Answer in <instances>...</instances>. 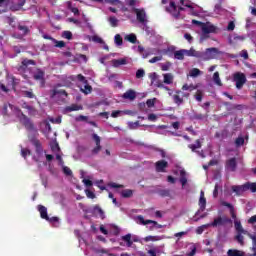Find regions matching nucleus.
Listing matches in <instances>:
<instances>
[{
  "mask_svg": "<svg viewBox=\"0 0 256 256\" xmlns=\"http://www.w3.org/2000/svg\"><path fill=\"white\" fill-rule=\"evenodd\" d=\"M10 108L19 119L20 123L25 127L27 131H35V124L27 115L21 111V108L13 106V104H4V115H7V108Z\"/></svg>",
  "mask_w": 256,
  "mask_h": 256,
  "instance_id": "1",
  "label": "nucleus"
},
{
  "mask_svg": "<svg viewBox=\"0 0 256 256\" xmlns=\"http://www.w3.org/2000/svg\"><path fill=\"white\" fill-rule=\"evenodd\" d=\"M202 36L201 40L209 38V34L214 33L217 34L219 33V28L215 25H213L211 22H206L202 26Z\"/></svg>",
  "mask_w": 256,
  "mask_h": 256,
  "instance_id": "2",
  "label": "nucleus"
},
{
  "mask_svg": "<svg viewBox=\"0 0 256 256\" xmlns=\"http://www.w3.org/2000/svg\"><path fill=\"white\" fill-rule=\"evenodd\" d=\"M139 225H150L148 226L149 231H155V229H163V225L158 224L155 220H145L142 215L137 216Z\"/></svg>",
  "mask_w": 256,
  "mask_h": 256,
  "instance_id": "3",
  "label": "nucleus"
},
{
  "mask_svg": "<svg viewBox=\"0 0 256 256\" xmlns=\"http://www.w3.org/2000/svg\"><path fill=\"white\" fill-rule=\"evenodd\" d=\"M228 223H233L231 218H228L227 216H218L217 218H214L213 222L208 224L210 227H223V225H227Z\"/></svg>",
  "mask_w": 256,
  "mask_h": 256,
  "instance_id": "4",
  "label": "nucleus"
},
{
  "mask_svg": "<svg viewBox=\"0 0 256 256\" xmlns=\"http://www.w3.org/2000/svg\"><path fill=\"white\" fill-rule=\"evenodd\" d=\"M217 53H219V49L217 48H208L205 50V52H200V59H203L204 61H209L211 59H215Z\"/></svg>",
  "mask_w": 256,
  "mask_h": 256,
  "instance_id": "5",
  "label": "nucleus"
},
{
  "mask_svg": "<svg viewBox=\"0 0 256 256\" xmlns=\"http://www.w3.org/2000/svg\"><path fill=\"white\" fill-rule=\"evenodd\" d=\"M138 23L145 25L147 23V12L143 8H133Z\"/></svg>",
  "mask_w": 256,
  "mask_h": 256,
  "instance_id": "6",
  "label": "nucleus"
},
{
  "mask_svg": "<svg viewBox=\"0 0 256 256\" xmlns=\"http://www.w3.org/2000/svg\"><path fill=\"white\" fill-rule=\"evenodd\" d=\"M234 81L236 83V88L243 89V86L245 85V83H247V77L245 76V74L237 72L236 74H234Z\"/></svg>",
  "mask_w": 256,
  "mask_h": 256,
  "instance_id": "7",
  "label": "nucleus"
},
{
  "mask_svg": "<svg viewBox=\"0 0 256 256\" xmlns=\"http://www.w3.org/2000/svg\"><path fill=\"white\" fill-rule=\"evenodd\" d=\"M167 13H170L174 19H179V7L175 4V1L171 0L168 7H166Z\"/></svg>",
  "mask_w": 256,
  "mask_h": 256,
  "instance_id": "8",
  "label": "nucleus"
},
{
  "mask_svg": "<svg viewBox=\"0 0 256 256\" xmlns=\"http://www.w3.org/2000/svg\"><path fill=\"white\" fill-rule=\"evenodd\" d=\"M33 79L35 81H39L40 87H42V88L45 87V83H46V81H45V71H43L41 69H38L36 71V73L33 74Z\"/></svg>",
  "mask_w": 256,
  "mask_h": 256,
  "instance_id": "9",
  "label": "nucleus"
},
{
  "mask_svg": "<svg viewBox=\"0 0 256 256\" xmlns=\"http://www.w3.org/2000/svg\"><path fill=\"white\" fill-rule=\"evenodd\" d=\"M199 209L195 213V216H199L200 213H203L205 211V208L207 207V199H205V192L201 191L200 193V199H199Z\"/></svg>",
  "mask_w": 256,
  "mask_h": 256,
  "instance_id": "10",
  "label": "nucleus"
},
{
  "mask_svg": "<svg viewBox=\"0 0 256 256\" xmlns=\"http://www.w3.org/2000/svg\"><path fill=\"white\" fill-rule=\"evenodd\" d=\"M167 167H169V162L166 160H160L155 163V169L157 173H165L167 170Z\"/></svg>",
  "mask_w": 256,
  "mask_h": 256,
  "instance_id": "11",
  "label": "nucleus"
},
{
  "mask_svg": "<svg viewBox=\"0 0 256 256\" xmlns=\"http://www.w3.org/2000/svg\"><path fill=\"white\" fill-rule=\"evenodd\" d=\"M225 167L227 171H237V158H230L226 161Z\"/></svg>",
  "mask_w": 256,
  "mask_h": 256,
  "instance_id": "12",
  "label": "nucleus"
},
{
  "mask_svg": "<svg viewBox=\"0 0 256 256\" xmlns=\"http://www.w3.org/2000/svg\"><path fill=\"white\" fill-rule=\"evenodd\" d=\"M30 142L32 143V145H34L36 153L38 155H43V146L41 145V141H39V139L37 138H31Z\"/></svg>",
  "mask_w": 256,
  "mask_h": 256,
  "instance_id": "13",
  "label": "nucleus"
},
{
  "mask_svg": "<svg viewBox=\"0 0 256 256\" xmlns=\"http://www.w3.org/2000/svg\"><path fill=\"white\" fill-rule=\"evenodd\" d=\"M232 191L235 193L238 197H241L245 191H247V187L245 184L243 185H234L232 186Z\"/></svg>",
  "mask_w": 256,
  "mask_h": 256,
  "instance_id": "14",
  "label": "nucleus"
},
{
  "mask_svg": "<svg viewBox=\"0 0 256 256\" xmlns=\"http://www.w3.org/2000/svg\"><path fill=\"white\" fill-rule=\"evenodd\" d=\"M29 65H36L35 60H29V59H24L21 62V65L18 67V71H27V68L29 67Z\"/></svg>",
  "mask_w": 256,
  "mask_h": 256,
  "instance_id": "15",
  "label": "nucleus"
},
{
  "mask_svg": "<svg viewBox=\"0 0 256 256\" xmlns=\"http://www.w3.org/2000/svg\"><path fill=\"white\" fill-rule=\"evenodd\" d=\"M123 99H128L129 101H135L137 99V93L133 89L127 90L123 95Z\"/></svg>",
  "mask_w": 256,
  "mask_h": 256,
  "instance_id": "16",
  "label": "nucleus"
},
{
  "mask_svg": "<svg viewBox=\"0 0 256 256\" xmlns=\"http://www.w3.org/2000/svg\"><path fill=\"white\" fill-rule=\"evenodd\" d=\"M92 213L93 215H98L102 220L105 219V211L99 205L93 207Z\"/></svg>",
  "mask_w": 256,
  "mask_h": 256,
  "instance_id": "17",
  "label": "nucleus"
},
{
  "mask_svg": "<svg viewBox=\"0 0 256 256\" xmlns=\"http://www.w3.org/2000/svg\"><path fill=\"white\" fill-rule=\"evenodd\" d=\"M83 110V106L78 104H71L70 106H66L64 111L65 113H71L73 111H81Z\"/></svg>",
  "mask_w": 256,
  "mask_h": 256,
  "instance_id": "18",
  "label": "nucleus"
},
{
  "mask_svg": "<svg viewBox=\"0 0 256 256\" xmlns=\"http://www.w3.org/2000/svg\"><path fill=\"white\" fill-rule=\"evenodd\" d=\"M185 55H187V57H196L197 59H201V52L191 48L190 50H185Z\"/></svg>",
  "mask_w": 256,
  "mask_h": 256,
  "instance_id": "19",
  "label": "nucleus"
},
{
  "mask_svg": "<svg viewBox=\"0 0 256 256\" xmlns=\"http://www.w3.org/2000/svg\"><path fill=\"white\" fill-rule=\"evenodd\" d=\"M57 95H64V97H67V91L61 89V90H58V89H53V90H50V97L51 99H55L57 97Z\"/></svg>",
  "mask_w": 256,
  "mask_h": 256,
  "instance_id": "20",
  "label": "nucleus"
},
{
  "mask_svg": "<svg viewBox=\"0 0 256 256\" xmlns=\"http://www.w3.org/2000/svg\"><path fill=\"white\" fill-rule=\"evenodd\" d=\"M203 147V144H201V140L197 139L195 141V144H189L188 149H191L193 153H197V149H201Z\"/></svg>",
  "mask_w": 256,
  "mask_h": 256,
  "instance_id": "21",
  "label": "nucleus"
},
{
  "mask_svg": "<svg viewBox=\"0 0 256 256\" xmlns=\"http://www.w3.org/2000/svg\"><path fill=\"white\" fill-rule=\"evenodd\" d=\"M38 211L40 213L41 219H49V215L47 214V207L43 205H38Z\"/></svg>",
  "mask_w": 256,
  "mask_h": 256,
  "instance_id": "22",
  "label": "nucleus"
},
{
  "mask_svg": "<svg viewBox=\"0 0 256 256\" xmlns=\"http://www.w3.org/2000/svg\"><path fill=\"white\" fill-rule=\"evenodd\" d=\"M22 97H26L27 99H35V93H33V89L30 90H22L21 91Z\"/></svg>",
  "mask_w": 256,
  "mask_h": 256,
  "instance_id": "23",
  "label": "nucleus"
},
{
  "mask_svg": "<svg viewBox=\"0 0 256 256\" xmlns=\"http://www.w3.org/2000/svg\"><path fill=\"white\" fill-rule=\"evenodd\" d=\"M121 239L126 243V247H133V241L131 240V233H128L121 237Z\"/></svg>",
  "mask_w": 256,
  "mask_h": 256,
  "instance_id": "24",
  "label": "nucleus"
},
{
  "mask_svg": "<svg viewBox=\"0 0 256 256\" xmlns=\"http://www.w3.org/2000/svg\"><path fill=\"white\" fill-rule=\"evenodd\" d=\"M185 49H181L174 52V58L178 59V61H183L185 59Z\"/></svg>",
  "mask_w": 256,
  "mask_h": 256,
  "instance_id": "25",
  "label": "nucleus"
},
{
  "mask_svg": "<svg viewBox=\"0 0 256 256\" xmlns=\"http://www.w3.org/2000/svg\"><path fill=\"white\" fill-rule=\"evenodd\" d=\"M234 227L237 231V233H243L244 235L247 233L245 229H243V225H241V221L235 220L234 221Z\"/></svg>",
  "mask_w": 256,
  "mask_h": 256,
  "instance_id": "26",
  "label": "nucleus"
},
{
  "mask_svg": "<svg viewBox=\"0 0 256 256\" xmlns=\"http://www.w3.org/2000/svg\"><path fill=\"white\" fill-rule=\"evenodd\" d=\"M228 256H245V252L237 249H230L227 252Z\"/></svg>",
  "mask_w": 256,
  "mask_h": 256,
  "instance_id": "27",
  "label": "nucleus"
},
{
  "mask_svg": "<svg viewBox=\"0 0 256 256\" xmlns=\"http://www.w3.org/2000/svg\"><path fill=\"white\" fill-rule=\"evenodd\" d=\"M181 91H176V94L172 96V99L176 105H181L183 103V97H180L179 94Z\"/></svg>",
  "mask_w": 256,
  "mask_h": 256,
  "instance_id": "28",
  "label": "nucleus"
},
{
  "mask_svg": "<svg viewBox=\"0 0 256 256\" xmlns=\"http://www.w3.org/2000/svg\"><path fill=\"white\" fill-rule=\"evenodd\" d=\"M18 30L21 31L22 37H25V35H29V33L31 32L29 27H27L26 25H21V24L18 25Z\"/></svg>",
  "mask_w": 256,
  "mask_h": 256,
  "instance_id": "29",
  "label": "nucleus"
},
{
  "mask_svg": "<svg viewBox=\"0 0 256 256\" xmlns=\"http://www.w3.org/2000/svg\"><path fill=\"white\" fill-rule=\"evenodd\" d=\"M163 77H164V83L166 85H171L173 84V74L171 73H166V74H163Z\"/></svg>",
  "mask_w": 256,
  "mask_h": 256,
  "instance_id": "30",
  "label": "nucleus"
},
{
  "mask_svg": "<svg viewBox=\"0 0 256 256\" xmlns=\"http://www.w3.org/2000/svg\"><path fill=\"white\" fill-rule=\"evenodd\" d=\"M121 197H123L124 199H129V198L133 197V190H131V189L122 190Z\"/></svg>",
  "mask_w": 256,
  "mask_h": 256,
  "instance_id": "31",
  "label": "nucleus"
},
{
  "mask_svg": "<svg viewBox=\"0 0 256 256\" xmlns=\"http://www.w3.org/2000/svg\"><path fill=\"white\" fill-rule=\"evenodd\" d=\"M163 239V236H146L144 238L145 243H149V241L155 242V241H161Z\"/></svg>",
  "mask_w": 256,
  "mask_h": 256,
  "instance_id": "32",
  "label": "nucleus"
},
{
  "mask_svg": "<svg viewBox=\"0 0 256 256\" xmlns=\"http://www.w3.org/2000/svg\"><path fill=\"white\" fill-rule=\"evenodd\" d=\"M246 185V191L251 190L252 193H256V182H247Z\"/></svg>",
  "mask_w": 256,
  "mask_h": 256,
  "instance_id": "33",
  "label": "nucleus"
},
{
  "mask_svg": "<svg viewBox=\"0 0 256 256\" xmlns=\"http://www.w3.org/2000/svg\"><path fill=\"white\" fill-rule=\"evenodd\" d=\"M158 195H160V197H171V190L170 189H160V190H158Z\"/></svg>",
  "mask_w": 256,
  "mask_h": 256,
  "instance_id": "34",
  "label": "nucleus"
},
{
  "mask_svg": "<svg viewBox=\"0 0 256 256\" xmlns=\"http://www.w3.org/2000/svg\"><path fill=\"white\" fill-rule=\"evenodd\" d=\"M111 27H118L119 26V19L115 16H110L108 19Z\"/></svg>",
  "mask_w": 256,
  "mask_h": 256,
  "instance_id": "35",
  "label": "nucleus"
},
{
  "mask_svg": "<svg viewBox=\"0 0 256 256\" xmlns=\"http://www.w3.org/2000/svg\"><path fill=\"white\" fill-rule=\"evenodd\" d=\"M114 67H119L120 65H127V59L121 58L117 60H113Z\"/></svg>",
  "mask_w": 256,
  "mask_h": 256,
  "instance_id": "36",
  "label": "nucleus"
},
{
  "mask_svg": "<svg viewBox=\"0 0 256 256\" xmlns=\"http://www.w3.org/2000/svg\"><path fill=\"white\" fill-rule=\"evenodd\" d=\"M213 81L218 85V87H222L223 83H221V78L219 77V72H215L213 74Z\"/></svg>",
  "mask_w": 256,
  "mask_h": 256,
  "instance_id": "37",
  "label": "nucleus"
},
{
  "mask_svg": "<svg viewBox=\"0 0 256 256\" xmlns=\"http://www.w3.org/2000/svg\"><path fill=\"white\" fill-rule=\"evenodd\" d=\"M125 40L129 41V43L135 44V43H137V35L129 34V35L125 36Z\"/></svg>",
  "mask_w": 256,
  "mask_h": 256,
  "instance_id": "38",
  "label": "nucleus"
},
{
  "mask_svg": "<svg viewBox=\"0 0 256 256\" xmlns=\"http://www.w3.org/2000/svg\"><path fill=\"white\" fill-rule=\"evenodd\" d=\"M250 239H252V251H253V254L252 256H256V235H251L250 234Z\"/></svg>",
  "mask_w": 256,
  "mask_h": 256,
  "instance_id": "39",
  "label": "nucleus"
},
{
  "mask_svg": "<svg viewBox=\"0 0 256 256\" xmlns=\"http://www.w3.org/2000/svg\"><path fill=\"white\" fill-rule=\"evenodd\" d=\"M54 43V47H57L58 49H63L65 47L66 43L65 41H58L57 39H52Z\"/></svg>",
  "mask_w": 256,
  "mask_h": 256,
  "instance_id": "40",
  "label": "nucleus"
},
{
  "mask_svg": "<svg viewBox=\"0 0 256 256\" xmlns=\"http://www.w3.org/2000/svg\"><path fill=\"white\" fill-rule=\"evenodd\" d=\"M209 227H211V226L209 225V223H208V224H204V225H202V226H199V227L196 229L197 235H202L203 231H205V229H209Z\"/></svg>",
  "mask_w": 256,
  "mask_h": 256,
  "instance_id": "41",
  "label": "nucleus"
},
{
  "mask_svg": "<svg viewBox=\"0 0 256 256\" xmlns=\"http://www.w3.org/2000/svg\"><path fill=\"white\" fill-rule=\"evenodd\" d=\"M180 175H181L180 183H181L182 187H185L187 185V177H185V171L182 170L180 172Z\"/></svg>",
  "mask_w": 256,
  "mask_h": 256,
  "instance_id": "42",
  "label": "nucleus"
},
{
  "mask_svg": "<svg viewBox=\"0 0 256 256\" xmlns=\"http://www.w3.org/2000/svg\"><path fill=\"white\" fill-rule=\"evenodd\" d=\"M243 233L237 232V235L235 236L236 241L240 243V245H245V238L242 235Z\"/></svg>",
  "mask_w": 256,
  "mask_h": 256,
  "instance_id": "43",
  "label": "nucleus"
},
{
  "mask_svg": "<svg viewBox=\"0 0 256 256\" xmlns=\"http://www.w3.org/2000/svg\"><path fill=\"white\" fill-rule=\"evenodd\" d=\"M68 9L74 15H80L79 8L71 6V2H68Z\"/></svg>",
  "mask_w": 256,
  "mask_h": 256,
  "instance_id": "44",
  "label": "nucleus"
},
{
  "mask_svg": "<svg viewBox=\"0 0 256 256\" xmlns=\"http://www.w3.org/2000/svg\"><path fill=\"white\" fill-rule=\"evenodd\" d=\"M235 145L236 147H242V145H245V138H243L242 136L236 138Z\"/></svg>",
  "mask_w": 256,
  "mask_h": 256,
  "instance_id": "45",
  "label": "nucleus"
},
{
  "mask_svg": "<svg viewBox=\"0 0 256 256\" xmlns=\"http://www.w3.org/2000/svg\"><path fill=\"white\" fill-rule=\"evenodd\" d=\"M27 111H28V115L30 117H35V115H37V109L35 107H33V106H29Z\"/></svg>",
  "mask_w": 256,
  "mask_h": 256,
  "instance_id": "46",
  "label": "nucleus"
},
{
  "mask_svg": "<svg viewBox=\"0 0 256 256\" xmlns=\"http://www.w3.org/2000/svg\"><path fill=\"white\" fill-rule=\"evenodd\" d=\"M114 42H115L118 46L123 45V37H121L119 34H116V35L114 36Z\"/></svg>",
  "mask_w": 256,
  "mask_h": 256,
  "instance_id": "47",
  "label": "nucleus"
},
{
  "mask_svg": "<svg viewBox=\"0 0 256 256\" xmlns=\"http://www.w3.org/2000/svg\"><path fill=\"white\" fill-rule=\"evenodd\" d=\"M62 37H64V39H68V41H71V39H73V33H71V31H64L62 33Z\"/></svg>",
  "mask_w": 256,
  "mask_h": 256,
  "instance_id": "48",
  "label": "nucleus"
},
{
  "mask_svg": "<svg viewBox=\"0 0 256 256\" xmlns=\"http://www.w3.org/2000/svg\"><path fill=\"white\" fill-rule=\"evenodd\" d=\"M21 155L23 159H27V155H31V150H29L28 148H22Z\"/></svg>",
  "mask_w": 256,
  "mask_h": 256,
  "instance_id": "49",
  "label": "nucleus"
},
{
  "mask_svg": "<svg viewBox=\"0 0 256 256\" xmlns=\"http://www.w3.org/2000/svg\"><path fill=\"white\" fill-rule=\"evenodd\" d=\"M63 173H65L67 175V177L73 176V171L71 170V168H69L67 166H63Z\"/></svg>",
  "mask_w": 256,
  "mask_h": 256,
  "instance_id": "50",
  "label": "nucleus"
},
{
  "mask_svg": "<svg viewBox=\"0 0 256 256\" xmlns=\"http://www.w3.org/2000/svg\"><path fill=\"white\" fill-rule=\"evenodd\" d=\"M157 101V98H153V99H148L146 101V105L149 109H151V107H155V102Z\"/></svg>",
  "mask_w": 256,
  "mask_h": 256,
  "instance_id": "51",
  "label": "nucleus"
},
{
  "mask_svg": "<svg viewBox=\"0 0 256 256\" xmlns=\"http://www.w3.org/2000/svg\"><path fill=\"white\" fill-rule=\"evenodd\" d=\"M143 77H145V70L138 69L136 71V79H143Z\"/></svg>",
  "mask_w": 256,
  "mask_h": 256,
  "instance_id": "52",
  "label": "nucleus"
},
{
  "mask_svg": "<svg viewBox=\"0 0 256 256\" xmlns=\"http://www.w3.org/2000/svg\"><path fill=\"white\" fill-rule=\"evenodd\" d=\"M201 74V70L194 68L190 71V77H198Z\"/></svg>",
  "mask_w": 256,
  "mask_h": 256,
  "instance_id": "53",
  "label": "nucleus"
},
{
  "mask_svg": "<svg viewBox=\"0 0 256 256\" xmlns=\"http://www.w3.org/2000/svg\"><path fill=\"white\" fill-rule=\"evenodd\" d=\"M192 119H194L195 121H203V119H205V115L199 113V114H194L192 116Z\"/></svg>",
  "mask_w": 256,
  "mask_h": 256,
  "instance_id": "54",
  "label": "nucleus"
},
{
  "mask_svg": "<svg viewBox=\"0 0 256 256\" xmlns=\"http://www.w3.org/2000/svg\"><path fill=\"white\" fill-rule=\"evenodd\" d=\"M196 101L202 102L203 101V92L201 90H198L195 94Z\"/></svg>",
  "mask_w": 256,
  "mask_h": 256,
  "instance_id": "55",
  "label": "nucleus"
},
{
  "mask_svg": "<svg viewBox=\"0 0 256 256\" xmlns=\"http://www.w3.org/2000/svg\"><path fill=\"white\" fill-rule=\"evenodd\" d=\"M194 89H195V86H193V85L184 84L182 86L183 91H194Z\"/></svg>",
  "mask_w": 256,
  "mask_h": 256,
  "instance_id": "56",
  "label": "nucleus"
},
{
  "mask_svg": "<svg viewBox=\"0 0 256 256\" xmlns=\"http://www.w3.org/2000/svg\"><path fill=\"white\" fill-rule=\"evenodd\" d=\"M170 68H171V62H166V63L161 65V70L162 71H169Z\"/></svg>",
  "mask_w": 256,
  "mask_h": 256,
  "instance_id": "57",
  "label": "nucleus"
},
{
  "mask_svg": "<svg viewBox=\"0 0 256 256\" xmlns=\"http://www.w3.org/2000/svg\"><path fill=\"white\" fill-rule=\"evenodd\" d=\"M51 151H53V153H59V151H61V148L59 147V143H55L54 145H52Z\"/></svg>",
  "mask_w": 256,
  "mask_h": 256,
  "instance_id": "58",
  "label": "nucleus"
},
{
  "mask_svg": "<svg viewBox=\"0 0 256 256\" xmlns=\"http://www.w3.org/2000/svg\"><path fill=\"white\" fill-rule=\"evenodd\" d=\"M128 127H129V129H137V127H139V121L129 122Z\"/></svg>",
  "mask_w": 256,
  "mask_h": 256,
  "instance_id": "59",
  "label": "nucleus"
},
{
  "mask_svg": "<svg viewBox=\"0 0 256 256\" xmlns=\"http://www.w3.org/2000/svg\"><path fill=\"white\" fill-rule=\"evenodd\" d=\"M187 231H182V232H177L174 234V237H176L178 239V241L181 239V237L187 235Z\"/></svg>",
  "mask_w": 256,
  "mask_h": 256,
  "instance_id": "60",
  "label": "nucleus"
},
{
  "mask_svg": "<svg viewBox=\"0 0 256 256\" xmlns=\"http://www.w3.org/2000/svg\"><path fill=\"white\" fill-rule=\"evenodd\" d=\"M92 138L95 141L96 145H101V137H99V135L93 134Z\"/></svg>",
  "mask_w": 256,
  "mask_h": 256,
  "instance_id": "61",
  "label": "nucleus"
},
{
  "mask_svg": "<svg viewBox=\"0 0 256 256\" xmlns=\"http://www.w3.org/2000/svg\"><path fill=\"white\" fill-rule=\"evenodd\" d=\"M101 149H102L101 144L96 145V147H94L93 150H92V155H98L99 151H101Z\"/></svg>",
  "mask_w": 256,
  "mask_h": 256,
  "instance_id": "62",
  "label": "nucleus"
},
{
  "mask_svg": "<svg viewBox=\"0 0 256 256\" xmlns=\"http://www.w3.org/2000/svg\"><path fill=\"white\" fill-rule=\"evenodd\" d=\"M76 78L80 81V83L87 84V79H85V76H83V74H78Z\"/></svg>",
  "mask_w": 256,
  "mask_h": 256,
  "instance_id": "63",
  "label": "nucleus"
},
{
  "mask_svg": "<svg viewBox=\"0 0 256 256\" xmlns=\"http://www.w3.org/2000/svg\"><path fill=\"white\" fill-rule=\"evenodd\" d=\"M163 56H156L149 60V63H157V61H161Z\"/></svg>",
  "mask_w": 256,
  "mask_h": 256,
  "instance_id": "64",
  "label": "nucleus"
}]
</instances>
